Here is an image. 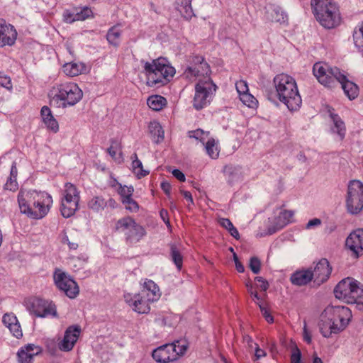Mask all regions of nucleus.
I'll return each mask as SVG.
<instances>
[{
  "mask_svg": "<svg viewBox=\"0 0 363 363\" xmlns=\"http://www.w3.org/2000/svg\"><path fill=\"white\" fill-rule=\"evenodd\" d=\"M191 65L184 72L185 77L189 80L198 77V83L195 86V95L193 106L196 110H201L209 104L211 95L216 91V86L211 79V69L204 57L195 55L191 57Z\"/></svg>",
  "mask_w": 363,
  "mask_h": 363,
  "instance_id": "obj_1",
  "label": "nucleus"
},
{
  "mask_svg": "<svg viewBox=\"0 0 363 363\" xmlns=\"http://www.w3.org/2000/svg\"><path fill=\"white\" fill-rule=\"evenodd\" d=\"M20 211L32 219H41L50 211L52 196L45 191L21 190L18 195Z\"/></svg>",
  "mask_w": 363,
  "mask_h": 363,
  "instance_id": "obj_2",
  "label": "nucleus"
},
{
  "mask_svg": "<svg viewBox=\"0 0 363 363\" xmlns=\"http://www.w3.org/2000/svg\"><path fill=\"white\" fill-rule=\"evenodd\" d=\"M352 317L351 310L346 306H328L320 314V332L327 338L338 334L347 328Z\"/></svg>",
  "mask_w": 363,
  "mask_h": 363,
  "instance_id": "obj_3",
  "label": "nucleus"
},
{
  "mask_svg": "<svg viewBox=\"0 0 363 363\" xmlns=\"http://www.w3.org/2000/svg\"><path fill=\"white\" fill-rule=\"evenodd\" d=\"M273 84L277 98L289 110L297 111L301 107L302 99L292 77L284 73L277 74L273 79Z\"/></svg>",
  "mask_w": 363,
  "mask_h": 363,
  "instance_id": "obj_4",
  "label": "nucleus"
},
{
  "mask_svg": "<svg viewBox=\"0 0 363 363\" xmlns=\"http://www.w3.org/2000/svg\"><path fill=\"white\" fill-rule=\"evenodd\" d=\"M143 73L149 86H162L167 84L175 74V69L165 57H158L152 62L142 60Z\"/></svg>",
  "mask_w": 363,
  "mask_h": 363,
  "instance_id": "obj_5",
  "label": "nucleus"
},
{
  "mask_svg": "<svg viewBox=\"0 0 363 363\" xmlns=\"http://www.w3.org/2000/svg\"><path fill=\"white\" fill-rule=\"evenodd\" d=\"M312 12L316 21L326 29H332L341 23L337 4L333 0H311Z\"/></svg>",
  "mask_w": 363,
  "mask_h": 363,
  "instance_id": "obj_6",
  "label": "nucleus"
},
{
  "mask_svg": "<svg viewBox=\"0 0 363 363\" xmlns=\"http://www.w3.org/2000/svg\"><path fill=\"white\" fill-rule=\"evenodd\" d=\"M337 298L351 304H363V286L357 280L347 277L340 281L334 289Z\"/></svg>",
  "mask_w": 363,
  "mask_h": 363,
  "instance_id": "obj_7",
  "label": "nucleus"
},
{
  "mask_svg": "<svg viewBox=\"0 0 363 363\" xmlns=\"http://www.w3.org/2000/svg\"><path fill=\"white\" fill-rule=\"evenodd\" d=\"M55 90L53 100L57 102L59 107L63 108L74 106L83 97L82 90L74 82L59 84Z\"/></svg>",
  "mask_w": 363,
  "mask_h": 363,
  "instance_id": "obj_8",
  "label": "nucleus"
},
{
  "mask_svg": "<svg viewBox=\"0 0 363 363\" xmlns=\"http://www.w3.org/2000/svg\"><path fill=\"white\" fill-rule=\"evenodd\" d=\"M346 208L349 213L357 215L363 210V183L352 180L347 186Z\"/></svg>",
  "mask_w": 363,
  "mask_h": 363,
  "instance_id": "obj_9",
  "label": "nucleus"
},
{
  "mask_svg": "<svg viewBox=\"0 0 363 363\" xmlns=\"http://www.w3.org/2000/svg\"><path fill=\"white\" fill-rule=\"evenodd\" d=\"M313 72L318 81L327 87L335 86L339 79H343L339 68L331 67L326 63L316 62L313 65Z\"/></svg>",
  "mask_w": 363,
  "mask_h": 363,
  "instance_id": "obj_10",
  "label": "nucleus"
},
{
  "mask_svg": "<svg viewBox=\"0 0 363 363\" xmlns=\"http://www.w3.org/2000/svg\"><path fill=\"white\" fill-rule=\"evenodd\" d=\"M53 279L57 288L63 291L69 298H74L78 296L79 287L77 283L61 269H56L55 270Z\"/></svg>",
  "mask_w": 363,
  "mask_h": 363,
  "instance_id": "obj_11",
  "label": "nucleus"
},
{
  "mask_svg": "<svg viewBox=\"0 0 363 363\" xmlns=\"http://www.w3.org/2000/svg\"><path fill=\"white\" fill-rule=\"evenodd\" d=\"M28 309L37 317H57L55 304L50 301L38 297L30 298L28 302Z\"/></svg>",
  "mask_w": 363,
  "mask_h": 363,
  "instance_id": "obj_12",
  "label": "nucleus"
},
{
  "mask_svg": "<svg viewBox=\"0 0 363 363\" xmlns=\"http://www.w3.org/2000/svg\"><path fill=\"white\" fill-rule=\"evenodd\" d=\"M125 303L135 312L140 314H147L150 311V300L144 296V293H138L135 294H126L124 295Z\"/></svg>",
  "mask_w": 363,
  "mask_h": 363,
  "instance_id": "obj_13",
  "label": "nucleus"
},
{
  "mask_svg": "<svg viewBox=\"0 0 363 363\" xmlns=\"http://www.w3.org/2000/svg\"><path fill=\"white\" fill-rule=\"evenodd\" d=\"M153 359L160 363H168L178 359V353L175 352V346L165 344L158 347L152 352Z\"/></svg>",
  "mask_w": 363,
  "mask_h": 363,
  "instance_id": "obj_14",
  "label": "nucleus"
},
{
  "mask_svg": "<svg viewBox=\"0 0 363 363\" xmlns=\"http://www.w3.org/2000/svg\"><path fill=\"white\" fill-rule=\"evenodd\" d=\"M81 333V328L78 325H72L67 328L62 340L58 347L61 351L69 352L72 350L77 342Z\"/></svg>",
  "mask_w": 363,
  "mask_h": 363,
  "instance_id": "obj_15",
  "label": "nucleus"
},
{
  "mask_svg": "<svg viewBox=\"0 0 363 363\" xmlns=\"http://www.w3.org/2000/svg\"><path fill=\"white\" fill-rule=\"evenodd\" d=\"M17 38V31L14 26L0 20V48L13 45Z\"/></svg>",
  "mask_w": 363,
  "mask_h": 363,
  "instance_id": "obj_16",
  "label": "nucleus"
},
{
  "mask_svg": "<svg viewBox=\"0 0 363 363\" xmlns=\"http://www.w3.org/2000/svg\"><path fill=\"white\" fill-rule=\"evenodd\" d=\"M332 272V267L327 259H321L315 266L314 269L312 270L313 279L314 283L318 285L326 281Z\"/></svg>",
  "mask_w": 363,
  "mask_h": 363,
  "instance_id": "obj_17",
  "label": "nucleus"
},
{
  "mask_svg": "<svg viewBox=\"0 0 363 363\" xmlns=\"http://www.w3.org/2000/svg\"><path fill=\"white\" fill-rule=\"evenodd\" d=\"M346 246L352 252L355 257L363 255V229H357L351 233L346 239Z\"/></svg>",
  "mask_w": 363,
  "mask_h": 363,
  "instance_id": "obj_18",
  "label": "nucleus"
},
{
  "mask_svg": "<svg viewBox=\"0 0 363 363\" xmlns=\"http://www.w3.org/2000/svg\"><path fill=\"white\" fill-rule=\"evenodd\" d=\"M87 206L92 211L99 213L104 211L106 208H116L118 206V203L112 198L106 200L102 196L98 195L93 196L88 201Z\"/></svg>",
  "mask_w": 363,
  "mask_h": 363,
  "instance_id": "obj_19",
  "label": "nucleus"
},
{
  "mask_svg": "<svg viewBox=\"0 0 363 363\" xmlns=\"http://www.w3.org/2000/svg\"><path fill=\"white\" fill-rule=\"evenodd\" d=\"M40 352V348L33 344L22 347L17 352L18 363H33L35 356Z\"/></svg>",
  "mask_w": 363,
  "mask_h": 363,
  "instance_id": "obj_20",
  "label": "nucleus"
},
{
  "mask_svg": "<svg viewBox=\"0 0 363 363\" xmlns=\"http://www.w3.org/2000/svg\"><path fill=\"white\" fill-rule=\"evenodd\" d=\"M2 322L9 328L11 333L19 339L23 336V332L17 317L13 313H6L3 315Z\"/></svg>",
  "mask_w": 363,
  "mask_h": 363,
  "instance_id": "obj_21",
  "label": "nucleus"
},
{
  "mask_svg": "<svg viewBox=\"0 0 363 363\" xmlns=\"http://www.w3.org/2000/svg\"><path fill=\"white\" fill-rule=\"evenodd\" d=\"M294 213L293 211L284 210L274 218L275 225L268 228L269 235L275 233L292 221Z\"/></svg>",
  "mask_w": 363,
  "mask_h": 363,
  "instance_id": "obj_22",
  "label": "nucleus"
},
{
  "mask_svg": "<svg viewBox=\"0 0 363 363\" xmlns=\"http://www.w3.org/2000/svg\"><path fill=\"white\" fill-rule=\"evenodd\" d=\"M313 279L311 269L298 270L294 272L290 277V281L293 285L301 286L308 284Z\"/></svg>",
  "mask_w": 363,
  "mask_h": 363,
  "instance_id": "obj_23",
  "label": "nucleus"
},
{
  "mask_svg": "<svg viewBox=\"0 0 363 363\" xmlns=\"http://www.w3.org/2000/svg\"><path fill=\"white\" fill-rule=\"evenodd\" d=\"M140 293H144V296L152 302L157 301L161 296L159 286L151 279H145Z\"/></svg>",
  "mask_w": 363,
  "mask_h": 363,
  "instance_id": "obj_24",
  "label": "nucleus"
},
{
  "mask_svg": "<svg viewBox=\"0 0 363 363\" xmlns=\"http://www.w3.org/2000/svg\"><path fill=\"white\" fill-rule=\"evenodd\" d=\"M40 115L43 119V122L48 130L52 131L53 133H57L59 130L58 123L54 118L52 113L48 106H44L42 107Z\"/></svg>",
  "mask_w": 363,
  "mask_h": 363,
  "instance_id": "obj_25",
  "label": "nucleus"
},
{
  "mask_svg": "<svg viewBox=\"0 0 363 363\" xmlns=\"http://www.w3.org/2000/svg\"><path fill=\"white\" fill-rule=\"evenodd\" d=\"M169 257L174 264L178 271H181L183 267V255L182 252V246L175 242L169 244Z\"/></svg>",
  "mask_w": 363,
  "mask_h": 363,
  "instance_id": "obj_26",
  "label": "nucleus"
},
{
  "mask_svg": "<svg viewBox=\"0 0 363 363\" xmlns=\"http://www.w3.org/2000/svg\"><path fill=\"white\" fill-rule=\"evenodd\" d=\"M63 72L69 77H75L87 72V67L83 62H69L62 67Z\"/></svg>",
  "mask_w": 363,
  "mask_h": 363,
  "instance_id": "obj_27",
  "label": "nucleus"
},
{
  "mask_svg": "<svg viewBox=\"0 0 363 363\" xmlns=\"http://www.w3.org/2000/svg\"><path fill=\"white\" fill-rule=\"evenodd\" d=\"M342 77L343 79H339L337 83L341 84L342 89L349 99H356L359 94V87L354 82L349 81L345 74H342Z\"/></svg>",
  "mask_w": 363,
  "mask_h": 363,
  "instance_id": "obj_28",
  "label": "nucleus"
},
{
  "mask_svg": "<svg viewBox=\"0 0 363 363\" xmlns=\"http://www.w3.org/2000/svg\"><path fill=\"white\" fill-rule=\"evenodd\" d=\"M191 1L192 0H176L174 3L176 10L186 20H190L195 16L191 6Z\"/></svg>",
  "mask_w": 363,
  "mask_h": 363,
  "instance_id": "obj_29",
  "label": "nucleus"
},
{
  "mask_svg": "<svg viewBox=\"0 0 363 363\" xmlns=\"http://www.w3.org/2000/svg\"><path fill=\"white\" fill-rule=\"evenodd\" d=\"M78 209L79 202L67 199L61 200L60 212L64 218H68L72 217Z\"/></svg>",
  "mask_w": 363,
  "mask_h": 363,
  "instance_id": "obj_30",
  "label": "nucleus"
},
{
  "mask_svg": "<svg viewBox=\"0 0 363 363\" xmlns=\"http://www.w3.org/2000/svg\"><path fill=\"white\" fill-rule=\"evenodd\" d=\"M146 234L145 228L138 223H135L131 231L126 235V242L133 244L139 242Z\"/></svg>",
  "mask_w": 363,
  "mask_h": 363,
  "instance_id": "obj_31",
  "label": "nucleus"
},
{
  "mask_svg": "<svg viewBox=\"0 0 363 363\" xmlns=\"http://www.w3.org/2000/svg\"><path fill=\"white\" fill-rule=\"evenodd\" d=\"M148 130L155 143H160L163 141L164 132L160 123L157 121L150 122L148 125Z\"/></svg>",
  "mask_w": 363,
  "mask_h": 363,
  "instance_id": "obj_32",
  "label": "nucleus"
},
{
  "mask_svg": "<svg viewBox=\"0 0 363 363\" xmlns=\"http://www.w3.org/2000/svg\"><path fill=\"white\" fill-rule=\"evenodd\" d=\"M62 199L72 200L73 201L79 202L80 192L75 185L72 183L67 182L65 184L63 190V197Z\"/></svg>",
  "mask_w": 363,
  "mask_h": 363,
  "instance_id": "obj_33",
  "label": "nucleus"
},
{
  "mask_svg": "<svg viewBox=\"0 0 363 363\" xmlns=\"http://www.w3.org/2000/svg\"><path fill=\"white\" fill-rule=\"evenodd\" d=\"M330 116L333 122L334 126L332 128L333 133H336L340 136V139H343L345 135V126L344 122L342 121L340 117L330 110H329Z\"/></svg>",
  "mask_w": 363,
  "mask_h": 363,
  "instance_id": "obj_34",
  "label": "nucleus"
},
{
  "mask_svg": "<svg viewBox=\"0 0 363 363\" xmlns=\"http://www.w3.org/2000/svg\"><path fill=\"white\" fill-rule=\"evenodd\" d=\"M352 38L355 47L363 56V21L354 29Z\"/></svg>",
  "mask_w": 363,
  "mask_h": 363,
  "instance_id": "obj_35",
  "label": "nucleus"
},
{
  "mask_svg": "<svg viewBox=\"0 0 363 363\" xmlns=\"http://www.w3.org/2000/svg\"><path fill=\"white\" fill-rule=\"evenodd\" d=\"M147 104L152 110L159 111L167 105V100L160 95H152L148 97Z\"/></svg>",
  "mask_w": 363,
  "mask_h": 363,
  "instance_id": "obj_36",
  "label": "nucleus"
},
{
  "mask_svg": "<svg viewBox=\"0 0 363 363\" xmlns=\"http://www.w3.org/2000/svg\"><path fill=\"white\" fill-rule=\"evenodd\" d=\"M121 33L122 31L118 26H112L107 32L106 40L110 45L118 47L120 45Z\"/></svg>",
  "mask_w": 363,
  "mask_h": 363,
  "instance_id": "obj_37",
  "label": "nucleus"
},
{
  "mask_svg": "<svg viewBox=\"0 0 363 363\" xmlns=\"http://www.w3.org/2000/svg\"><path fill=\"white\" fill-rule=\"evenodd\" d=\"M131 160H133L132 167L133 172L138 178L144 177L149 174V171L143 169L142 162L138 159L136 153L132 155Z\"/></svg>",
  "mask_w": 363,
  "mask_h": 363,
  "instance_id": "obj_38",
  "label": "nucleus"
},
{
  "mask_svg": "<svg viewBox=\"0 0 363 363\" xmlns=\"http://www.w3.org/2000/svg\"><path fill=\"white\" fill-rule=\"evenodd\" d=\"M135 223L136 222L133 218L126 216L117 220L115 228L116 231L124 233L128 228H133Z\"/></svg>",
  "mask_w": 363,
  "mask_h": 363,
  "instance_id": "obj_39",
  "label": "nucleus"
},
{
  "mask_svg": "<svg viewBox=\"0 0 363 363\" xmlns=\"http://www.w3.org/2000/svg\"><path fill=\"white\" fill-rule=\"evenodd\" d=\"M107 152L115 161L122 162L121 145L119 142L112 140L111 146L107 149Z\"/></svg>",
  "mask_w": 363,
  "mask_h": 363,
  "instance_id": "obj_40",
  "label": "nucleus"
},
{
  "mask_svg": "<svg viewBox=\"0 0 363 363\" xmlns=\"http://www.w3.org/2000/svg\"><path fill=\"white\" fill-rule=\"evenodd\" d=\"M206 153L212 159H216L219 155L218 144L213 138L208 139L204 145Z\"/></svg>",
  "mask_w": 363,
  "mask_h": 363,
  "instance_id": "obj_41",
  "label": "nucleus"
},
{
  "mask_svg": "<svg viewBox=\"0 0 363 363\" xmlns=\"http://www.w3.org/2000/svg\"><path fill=\"white\" fill-rule=\"evenodd\" d=\"M239 98L240 100L242 102V104L249 108H255L257 106V100L249 91L240 94L239 96Z\"/></svg>",
  "mask_w": 363,
  "mask_h": 363,
  "instance_id": "obj_42",
  "label": "nucleus"
},
{
  "mask_svg": "<svg viewBox=\"0 0 363 363\" xmlns=\"http://www.w3.org/2000/svg\"><path fill=\"white\" fill-rule=\"evenodd\" d=\"M188 134L190 138L199 140L203 145L206 144L208 139H210L208 138L209 133L204 132L201 129L189 131Z\"/></svg>",
  "mask_w": 363,
  "mask_h": 363,
  "instance_id": "obj_43",
  "label": "nucleus"
},
{
  "mask_svg": "<svg viewBox=\"0 0 363 363\" xmlns=\"http://www.w3.org/2000/svg\"><path fill=\"white\" fill-rule=\"evenodd\" d=\"M170 344L175 346V352L178 353V358L185 354L189 347L187 341L184 339L176 340Z\"/></svg>",
  "mask_w": 363,
  "mask_h": 363,
  "instance_id": "obj_44",
  "label": "nucleus"
},
{
  "mask_svg": "<svg viewBox=\"0 0 363 363\" xmlns=\"http://www.w3.org/2000/svg\"><path fill=\"white\" fill-rule=\"evenodd\" d=\"M92 11L90 8L85 6L82 8H76L75 16L77 21H84L92 16Z\"/></svg>",
  "mask_w": 363,
  "mask_h": 363,
  "instance_id": "obj_45",
  "label": "nucleus"
},
{
  "mask_svg": "<svg viewBox=\"0 0 363 363\" xmlns=\"http://www.w3.org/2000/svg\"><path fill=\"white\" fill-rule=\"evenodd\" d=\"M133 192L134 188L133 186H122V184H119V189L118 190V193L121 198V201L132 197Z\"/></svg>",
  "mask_w": 363,
  "mask_h": 363,
  "instance_id": "obj_46",
  "label": "nucleus"
},
{
  "mask_svg": "<svg viewBox=\"0 0 363 363\" xmlns=\"http://www.w3.org/2000/svg\"><path fill=\"white\" fill-rule=\"evenodd\" d=\"M121 202L125 206V209L130 212L136 213L139 210L138 203L132 197L126 199Z\"/></svg>",
  "mask_w": 363,
  "mask_h": 363,
  "instance_id": "obj_47",
  "label": "nucleus"
},
{
  "mask_svg": "<svg viewBox=\"0 0 363 363\" xmlns=\"http://www.w3.org/2000/svg\"><path fill=\"white\" fill-rule=\"evenodd\" d=\"M3 88L11 91L13 85L10 77L0 72V90Z\"/></svg>",
  "mask_w": 363,
  "mask_h": 363,
  "instance_id": "obj_48",
  "label": "nucleus"
},
{
  "mask_svg": "<svg viewBox=\"0 0 363 363\" xmlns=\"http://www.w3.org/2000/svg\"><path fill=\"white\" fill-rule=\"evenodd\" d=\"M249 267L254 274H259L261 269L260 259L257 257H252L250 259Z\"/></svg>",
  "mask_w": 363,
  "mask_h": 363,
  "instance_id": "obj_49",
  "label": "nucleus"
},
{
  "mask_svg": "<svg viewBox=\"0 0 363 363\" xmlns=\"http://www.w3.org/2000/svg\"><path fill=\"white\" fill-rule=\"evenodd\" d=\"M235 88L238 96L249 91L248 85L246 81L239 80L235 83Z\"/></svg>",
  "mask_w": 363,
  "mask_h": 363,
  "instance_id": "obj_50",
  "label": "nucleus"
},
{
  "mask_svg": "<svg viewBox=\"0 0 363 363\" xmlns=\"http://www.w3.org/2000/svg\"><path fill=\"white\" fill-rule=\"evenodd\" d=\"M76 13V8H74L72 10H66L63 13L64 20L67 23H72L74 21H77V16H75Z\"/></svg>",
  "mask_w": 363,
  "mask_h": 363,
  "instance_id": "obj_51",
  "label": "nucleus"
},
{
  "mask_svg": "<svg viewBox=\"0 0 363 363\" xmlns=\"http://www.w3.org/2000/svg\"><path fill=\"white\" fill-rule=\"evenodd\" d=\"M4 188L6 190L15 191L18 189V183L16 178L9 177L4 185Z\"/></svg>",
  "mask_w": 363,
  "mask_h": 363,
  "instance_id": "obj_52",
  "label": "nucleus"
},
{
  "mask_svg": "<svg viewBox=\"0 0 363 363\" xmlns=\"http://www.w3.org/2000/svg\"><path fill=\"white\" fill-rule=\"evenodd\" d=\"M242 178V171H241V168H240V167H236L233 169V171H231L230 172V181L232 182L241 180ZM228 181H229V179H228Z\"/></svg>",
  "mask_w": 363,
  "mask_h": 363,
  "instance_id": "obj_53",
  "label": "nucleus"
},
{
  "mask_svg": "<svg viewBox=\"0 0 363 363\" xmlns=\"http://www.w3.org/2000/svg\"><path fill=\"white\" fill-rule=\"evenodd\" d=\"M301 353L300 350L296 346L292 350L291 355V363H301Z\"/></svg>",
  "mask_w": 363,
  "mask_h": 363,
  "instance_id": "obj_54",
  "label": "nucleus"
},
{
  "mask_svg": "<svg viewBox=\"0 0 363 363\" xmlns=\"http://www.w3.org/2000/svg\"><path fill=\"white\" fill-rule=\"evenodd\" d=\"M255 284L257 288H259L262 291H266L269 287L268 282L261 277H257L255 279Z\"/></svg>",
  "mask_w": 363,
  "mask_h": 363,
  "instance_id": "obj_55",
  "label": "nucleus"
},
{
  "mask_svg": "<svg viewBox=\"0 0 363 363\" xmlns=\"http://www.w3.org/2000/svg\"><path fill=\"white\" fill-rule=\"evenodd\" d=\"M258 306L260 308L262 314L265 318L266 320L268 323H273L274 318H273L272 315H271V314L269 313V311L259 303H258Z\"/></svg>",
  "mask_w": 363,
  "mask_h": 363,
  "instance_id": "obj_56",
  "label": "nucleus"
},
{
  "mask_svg": "<svg viewBox=\"0 0 363 363\" xmlns=\"http://www.w3.org/2000/svg\"><path fill=\"white\" fill-rule=\"evenodd\" d=\"M228 233L236 240H238L240 239V234L238 230L230 220H228Z\"/></svg>",
  "mask_w": 363,
  "mask_h": 363,
  "instance_id": "obj_57",
  "label": "nucleus"
},
{
  "mask_svg": "<svg viewBox=\"0 0 363 363\" xmlns=\"http://www.w3.org/2000/svg\"><path fill=\"white\" fill-rule=\"evenodd\" d=\"M303 330V340L306 342L308 344H311L312 341L311 334L307 328V324L306 321H304Z\"/></svg>",
  "mask_w": 363,
  "mask_h": 363,
  "instance_id": "obj_58",
  "label": "nucleus"
},
{
  "mask_svg": "<svg viewBox=\"0 0 363 363\" xmlns=\"http://www.w3.org/2000/svg\"><path fill=\"white\" fill-rule=\"evenodd\" d=\"M321 223H322V221L320 218H313L307 223V224L306 225V229L308 230V229L318 227L321 225Z\"/></svg>",
  "mask_w": 363,
  "mask_h": 363,
  "instance_id": "obj_59",
  "label": "nucleus"
},
{
  "mask_svg": "<svg viewBox=\"0 0 363 363\" xmlns=\"http://www.w3.org/2000/svg\"><path fill=\"white\" fill-rule=\"evenodd\" d=\"M255 345V359L254 361H257L261 357H265L267 355V352L260 349L257 343H254Z\"/></svg>",
  "mask_w": 363,
  "mask_h": 363,
  "instance_id": "obj_60",
  "label": "nucleus"
},
{
  "mask_svg": "<svg viewBox=\"0 0 363 363\" xmlns=\"http://www.w3.org/2000/svg\"><path fill=\"white\" fill-rule=\"evenodd\" d=\"M172 174L176 179H177L180 182H184L186 179L185 175L179 169H174L172 171Z\"/></svg>",
  "mask_w": 363,
  "mask_h": 363,
  "instance_id": "obj_61",
  "label": "nucleus"
},
{
  "mask_svg": "<svg viewBox=\"0 0 363 363\" xmlns=\"http://www.w3.org/2000/svg\"><path fill=\"white\" fill-rule=\"evenodd\" d=\"M161 189L167 195L169 196L171 193L172 186L167 182H163L161 183Z\"/></svg>",
  "mask_w": 363,
  "mask_h": 363,
  "instance_id": "obj_62",
  "label": "nucleus"
},
{
  "mask_svg": "<svg viewBox=\"0 0 363 363\" xmlns=\"http://www.w3.org/2000/svg\"><path fill=\"white\" fill-rule=\"evenodd\" d=\"M274 11L277 14V16L274 18L276 21H277V22L285 21V19L286 18V15L285 13H284L283 12L279 13V10H276V9H274Z\"/></svg>",
  "mask_w": 363,
  "mask_h": 363,
  "instance_id": "obj_63",
  "label": "nucleus"
},
{
  "mask_svg": "<svg viewBox=\"0 0 363 363\" xmlns=\"http://www.w3.org/2000/svg\"><path fill=\"white\" fill-rule=\"evenodd\" d=\"M160 216L163 221L168 225H169V220L168 218V212L164 209H162L160 212Z\"/></svg>",
  "mask_w": 363,
  "mask_h": 363,
  "instance_id": "obj_64",
  "label": "nucleus"
}]
</instances>
